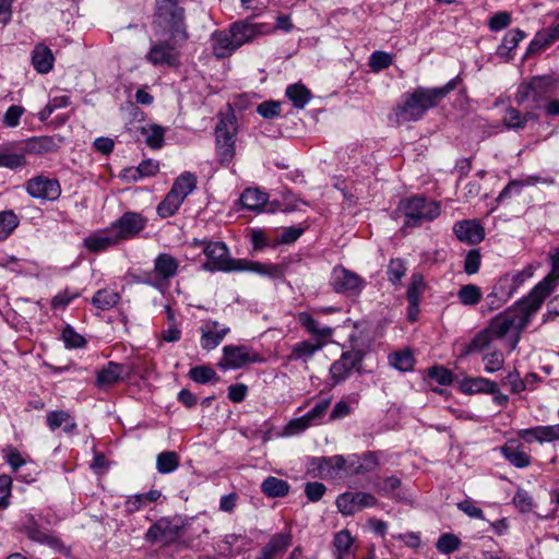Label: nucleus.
Listing matches in <instances>:
<instances>
[{"label": "nucleus", "instance_id": "obj_49", "mask_svg": "<svg viewBox=\"0 0 559 559\" xmlns=\"http://www.w3.org/2000/svg\"><path fill=\"white\" fill-rule=\"evenodd\" d=\"M19 224V217L12 210L0 212V241L5 240Z\"/></svg>", "mask_w": 559, "mask_h": 559}, {"label": "nucleus", "instance_id": "obj_54", "mask_svg": "<svg viewBox=\"0 0 559 559\" xmlns=\"http://www.w3.org/2000/svg\"><path fill=\"white\" fill-rule=\"evenodd\" d=\"M426 284L423 275L419 273H414L411 277V283L406 292L407 301L420 302Z\"/></svg>", "mask_w": 559, "mask_h": 559}, {"label": "nucleus", "instance_id": "obj_57", "mask_svg": "<svg viewBox=\"0 0 559 559\" xmlns=\"http://www.w3.org/2000/svg\"><path fill=\"white\" fill-rule=\"evenodd\" d=\"M62 340L67 348H83L87 343L84 336L69 324L62 330Z\"/></svg>", "mask_w": 559, "mask_h": 559}, {"label": "nucleus", "instance_id": "obj_15", "mask_svg": "<svg viewBox=\"0 0 559 559\" xmlns=\"http://www.w3.org/2000/svg\"><path fill=\"white\" fill-rule=\"evenodd\" d=\"M273 29L274 27L271 24L254 23L250 19L230 24V32L234 34L235 43L238 45V48L252 41L260 35L270 34Z\"/></svg>", "mask_w": 559, "mask_h": 559}, {"label": "nucleus", "instance_id": "obj_42", "mask_svg": "<svg viewBox=\"0 0 559 559\" xmlns=\"http://www.w3.org/2000/svg\"><path fill=\"white\" fill-rule=\"evenodd\" d=\"M285 95L298 109H304L312 97L311 92L300 83L288 85Z\"/></svg>", "mask_w": 559, "mask_h": 559}, {"label": "nucleus", "instance_id": "obj_47", "mask_svg": "<svg viewBox=\"0 0 559 559\" xmlns=\"http://www.w3.org/2000/svg\"><path fill=\"white\" fill-rule=\"evenodd\" d=\"M182 203L183 202L169 190L163 201L157 205L156 212L159 217L168 218L178 212Z\"/></svg>", "mask_w": 559, "mask_h": 559}, {"label": "nucleus", "instance_id": "obj_3", "mask_svg": "<svg viewBox=\"0 0 559 559\" xmlns=\"http://www.w3.org/2000/svg\"><path fill=\"white\" fill-rule=\"evenodd\" d=\"M436 95L429 87L423 86L405 93L402 102L393 109L396 122L405 123L420 120L429 109L438 106Z\"/></svg>", "mask_w": 559, "mask_h": 559}, {"label": "nucleus", "instance_id": "obj_43", "mask_svg": "<svg viewBox=\"0 0 559 559\" xmlns=\"http://www.w3.org/2000/svg\"><path fill=\"white\" fill-rule=\"evenodd\" d=\"M526 37V34L520 28L509 31L502 43L497 48V55L500 57H511V52L518 47L519 43Z\"/></svg>", "mask_w": 559, "mask_h": 559}, {"label": "nucleus", "instance_id": "obj_44", "mask_svg": "<svg viewBox=\"0 0 559 559\" xmlns=\"http://www.w3.org/2000/svg\"><path fill=\"white\" fill-rule=\"evenodd\" d=\"M25 165L26 157L24 153L13 152L10 147L0 146V168L3 167L14 170Z\"/></svg>", "mask_w": 559, "mask_h": 559}, {"label": "nucleus", "instance_id": "obj_20", "mask_svg": "<svg viewBox=\"0 0 559 559\" xmlns=\"http://www.w3.org/2000/svg\"><path fill=\"white\" fill-rule=\"evenodd\" d=\"M179 266L178 259L167 252L157 254L153 261V270L163 287L168 286L170 280L178 274Z\"/></svg>", "mask_w": 559, "mask_h": 559}, {"label": "nucleus", "instance_id": "obj_56", "mask_svg": "<svg viewBox=\"0 0 559 559\" xmlns=\"http://www.w3.org/2000/svg\"><path fill=\"white\" fill-rule=\"evenodd\" d=\"M393 63V57L391 53L377 50L373 51L369 58V67L374 72H380L388 69Z\"/></svg>", "mask_w": 559, "mask_h": 559}, {"label": "nucleus", "instance_id": "obj_22", "mask_svg": "<svg viewBox=\"0 0 559 559\" xmlns=\"http://www.w3.org/2000/svg\"><path fill=\"white\" fill-rule=\"evenodd\" d=\"M297 321L312 336V341L323 342V345H326L333 335L334 331L331 326L322 325L307 311L299 312Z\"/></svg>", "mask_w": 559, "mask_h": 559}, {"label": "nucleus", "instance_id": "obj_5", "mask_svg": "<svg viewBox=\"0 0 559 559\" xmlns=\"http://www.w3.org/2000/svg\"><path fill=\"white\" fill-rule=\"evenodd\" d=\"M238 123L231 114L219 119L215 127L216 154L221 164H229L236 153Z\"/></svg>", "mask_w": 559, "mask_h": 559}, {"label": "nucleus", "instance_id": "obj_58", "mask_svg": "<svg viewBox=\"0 0 559 559\" xmlns=\"http://www.w3.org/2000/svg\"><path fill=\"white\" fill-rule=\"evenodd\" d=\"M503 123L508 129L522 130L525 128V117L514 107H508L503 117Z\"/></svg>", "mask_w": 559, "mask_h": 559}, {"label": "nucleus", "instance_id": "obj_28", "mask_svg": "<svg viewBox=\"0 0 559 559\" xmlns=\"http://www.w3.org/2000/svg\"><path fill=\"white\" fill-rule=\"evenodd\" d=\"M46 424L51 431L62 427L68 436L76 432L78 424L68 411H51L46 416Z\"/></svg>", "mask_w": 559, "mask_h": 559}, {"label": "nucleus", "instance_id": "obj_38", "mask_svg": "<svg viewBox=\"0 0 559 559\" xmlns=\"http://www.w3.org/2000/svg\"><path fill=\"white\" fill-rule=\"evenodd\" d=\"M140 132L145 136V144L152 150H159L164 145L166 129L159 124L147 123L140 128Z\"/></svg>", "mask_w": 559, "mask_h": 559}, {"label": "nucleus", "instance_id": "obj_10", "mask_svg": "<svg viewBox=\"0 0 559 559\" xmlns=\"http://www.w3.org/2000/svg\"><path fill=\"white\" fill-rule=\"evenodd\" d=\"M148 219L139 212L127 211L111 223L120 242L135 238L147 226Z\"/></svg>", "mask_w": 559, "mask_h": 559}, {"label": "nucleus", "instance_id": "obj_52", "mask_svg": "<svg viewBox=\"0 0 559 559\" xmlns=\"http://www.w3.org/2000/svg\"><path fill=\"white\" fill-rule=\"evenodd\" d=\"M493 340L490 332H488V328L477 333L469 344L465 348V354L469 355L473 353H479L487 348L491 341Z\"/></svg>", "mask_w": 559, "mask_h": 559}, {"label": "nucleus", "instance_id": "obj_8", "mask_svg": "<svg viewBox=\"0 0 559 559\" xmlns=\"http://www.w3.org/2000/svg\"><path fill=\"white\" fill-rule=\"evenodd\" d=\"M366 350L352 346L350 349L341 354V357L330 366V378L332 385H337L346 381L353 371L362 372L361 364L365 359Z\"/></svg>", "mask_w": 559, "mask_h": 559}, {"label": "nucleus", "instance_id": "obj_29", "mask_svg": "<svg viewBox=\"0 0 559 559\" xmlns=\"http://www.w3.org/2000/svg\"><path fill=\"white\" fill-rule=\"evenodd\" d=\"M292 543V536L288 533H278L272 536L270 542L262 548L257 559H277L283 555Z\"/></svg>", "mask_w": 559, "mask_h": 559}, {"label": "nucleus", "instance_id": "obj_31", "mask_svg": "<svg viewBox=\"0 0 559 559\" xmlns=\"http://www.w3.org/2000/svg\"><path fill=\"white\" fill-rule=\"evenodd\" d=\"M55 57L49 47L37 44L32 51V64L40 74L49 73L53 68Z\"/></svg>", "mask_w": 559, "mask_h": 559}, {"label": "nucleus", "instance_id": "obj_60", "mask_svg": "<svg viewBox=\"0 0 559 559\" xmlns=\"http://www.w3.org/2000/svg\"><path fill=\"white\" fill-rule=\"evenodd\" d=\"M257 112L264 119H273L282 114V103L277 100H265L258 105Z\"/></svg>", "mask_w": 559, "mask_h": 559}, {"label": "nucleus", "instance_id": "obj_63", "mask_svg": "<svg viewBox=\"0 0 559 559\" xmlns=\"http://www.w3.org/2000/svg\"><path fill=\"white\" fill-rule=\"evenodd\" d=\"M512 22L511 13L508 11H499L488 20V27L491 32H500L506 29Z\"/></svg>", "mask_w": 559, "mask_h": 559}, {"label": "nucleus", "instance_id": "obj_55", "mask_svg": "<svg viewBox=\"0 0 559 559\" xmlns=\"http://www.w3.org/2000/svg\"><path fill=\"white\" fill-rule=\"evenodd\" d=\"M407 267L405 265L404 260L402 259H391L388 265L386 275L389 282L393 285L399 284L402 278L405 276Z\"/></svg>", "mask_w": 559, "mask_h": 559}, {"label": "nucleus", "instance_id": "obj_45", "mask_svg": "<svg viewBox=\"0 0 559 559\" xmlns=\"http://www.w3.org/2000/svg\"><path fill=\"white\" fill-rule=\"evenodd\" d=\"M180 459L175 451H163L156 457V469L159 474H170L179 467Z\"/></svg>", "mask_w": 559, "mask_h": 559}, {"label": "nucleus", "instance_id": "obj_39", "mask_svg": "<svg viewBox=\"0 0 559 559\" xmlns=\"http://www.w3.org/2000/svg\"><path fill=\"white\" fill-rule=\"evenodd\" d=\"M378 464V459L372 452H366L361 456L354 454L349 457V473L364 474L371 472Z\"/></svg>", "mask_w": 559, "mask_h": 559}, {"label": "nucleus", "instance_id": "obj_46", "mask_svg": "<svg viewBox=\"0 0 559 559\" xmlns=\"http://www.w3.org/2000/svg\"><path fill=\"white\" fill-rule=\"evenodd\" d=\"M508 282V277H501L492 292L487 295L486 300H488L491 309L498 308L501 305V301H506L511 298L512 290L506 289Z\"/></svg>", "mask_w": 559, "mask_h": 559}, {"label": "nucleus", "instance_id": "obj_62", "mask_svg": "<svg viewBox=\"0 0 559 559\" xmlns=\"http://www.w3.org/2000/svg\"><path fill=\"white\" fill-rule=\"evenodd\" d=\"M513 503L516 509L522 513H530L534 509V500L532 496L524 489H518L514 497Z\"/></svg>", "mask_w": 559, "mask_h": 559}, {"label": "nucleus", "instance_id": "obj_11", "mask_svg": "<svg viewBox=\"0 0 559 559\" xmlns=\"http://www.w3.org/2000/svg\"><path fill=\"white\" fill-rule=\"evenodd\" d=\"M25 189L29 197L41 201H56L61 195L59 180L44 175L28 179Z\"/></svg>", "mask_w": 559, "mask_h": 559}, {"label": "nucleus", "instance_id": "obj_4", "mask_svg": "<svg viewBox=\"0 0 559 559\" xmlns=\"http://www.w3.org/2000/svg\"><path fill=\"white\" fill-rule=\"evenodd\" d=\"M396 211L404 217L403 229L415 228L438 218L441 214V204L417 194L402 199Z\"/></svg>", "mask_w": 559, "mask_h": 559}, {"label": "nucleus", "instance_id": "obj_18", "mask_svg": "<svg viewBox=\"0 0 559 559\" xmlns=\"http://www.w3.org/2000/svg\"><path fill=\"white\" fill-rule=\"evenodd\" d=\"M453 233L456 238L467 245H477L485 239L484 226L477 219H462L453 225Z\"/></svg>", "mask_w": 559, "mask_h": 559}, {"label": "nucleus", "instance_id": "obj_19", "mask_svg": "<svg viewBox=\"0 0 559 559\" xmlns=\"http://www.w3.org/2000/svg\"><path fill=\"white\" fill-rule=\"evenodd\" d=\"M230 329L222 325L218 321H206L200 326V345L204 350H212L216 348L229 333Z\"/></svg>", "mask_w": 559, "mask_h": 559}, {"label": "nucleus", "instance_id": "obj_6", "mask_svg": "<svg viewBox=\"0 0 559 559\" xmlns=\"http://www.w3.org/2000/svg\"><path fill=\"white\" fill-rule=\"evenodd\" d=\"M555 90V80L550 75L534 76L528 82L519 85L514 95L518 105H524L528 100L533 103V109H539Z\"/></svg>", "mask_w": 559, "mask_h": 559}, {"label": "nucleus", "instance_id": "obj_14", "mask_svg": "<svg viewBox=\"0 0 559 559\" xmlns=\"http://www.w3.org/2000/svg\"><path fill=\"white\" fill-rule=\"evenodd\" d=\"M337 510L343 515H354L365 508H372L378 504V499L369 493L362 491H346L336 498Z\"/></svg>", "mask_w": 559, "mask_h": 559}, {"label": "nucleus", "instance_id": "obj_50", "mask_svg": "<svg viewBox=\"0 0 559 559\" xmlns=\"http://www.w3.org/2000/svg\"><path fill=\"white\" fill-rule=\"evenodd\" d=\"M28 148L36 154L50 153L57 150L58 145L53 138L45 135L29 139Z\"/></svg>", "mask_w": 559, "mask_h": 559}, {"label": "nucleus", "instance_id": "obj_61", "mask_svg": "<svg viewBox=\"0 0 559 559\" xmlns=\"http://www.w3.org/2000/svg\"><path fill=\"white\" fill-rule=\"evenodd\" d=\"M159 171V163L152 158L145 159L134 169L133 179L138 180L144 177H153Z\"/></svg>", "mask_w": 559, "mask_h": 559}, {"label": "nucleus", "instance_id": "obj_16", "mask_svg": "<svg viewBox=\"0 0 559 559\" xmlns=\"http://www.w3.org/2000/svg\"><path fill=\"white\" fill-rule=\"evenodd\" d=\"M132 368L128 364L108 361L96 374L95 384L99 389H106L129 379Z\"/></svg>", "mask_w": 559, "mask_h": 559}, {"label": "nucleus", "instance_id": "obj_25", "mask_svg": "<svg viewBox=\"0 0 559 559\" xmlns=\"http://www.w3.org/2000/svg\"><path fill=\"white\" fill-rule=\"evenodd\" d=\"M502 456L514 467L525 468L531 465L532 457L528 455L521 443L516 440H509L501 448Z\"/></svg>", "mask_w": 559, "mask_h": 559}, {"label": "nucleus", "instance_id": "obj_53", "mask_svg": "<svg viewBox=\"0 0 559 559\" xmlns=\"http://www.w3.org/2000/svg\"><path fill=\"white\" fill-rule=\"evenodd\" d=\"M461 546V539L452 534V533H444L441 534L436 543V548L439 552L449 555L454 551H456Z\"/></svg>", "mask_w": 559, "mask_h": 559}, {"label": "nucleus", "instance_id": "obj_12", "mask_svg": "<svg viewBox=\"0 0 559 559\" xmlns=\"http://www.w3.org/2000/svg\"><path fill=\"white\" fill-rule=\"evenodd\" d=\"M185 41H174L170 37L165 40L154 43L147 55L146 60L153 66L175 67L179 63V53L177 47Z\"/></svg>", "mask_w": 559, "mask_h": 559}, {"label": "nucleus", "instance_id": "obj_7", "mask_svg": "<svg viewBox=\"0 0 559 559\" xmlns=\"http://www.w3.org/2000/svg\"><path fill=\"white\" fill-rule=\"evenodd\" d=\"M203 254L206 261L202 264V270L214 272H237L239 271L242 259H233L229 255V249L223 241L206 243L203 248Z\"/></svg>", "mask_w": 559, "mask_h": 559}, {"label": "nucleus", "instance_id": "obj_17", "mask_svg": "<svg viewBox=\"0 0 559 559\" xmlns=\"http://www.w3.org/2000/svg\"><path fill=\"white\" fill-rule=\"evenodd\" d=\"M182 534V526L174 524L167 518H162L147 530L145 536L151 543L163 542L164 544H171Z\"/></svg>", "mask_w": 559, "mask_h": 559}, {"label": "nucleus", "instance_id": "obj_34", "mask_svg": "<svg viewBox=\"0 0 559 559\" xmlns=\"http://www.w3.org/2000/svg\"><path fill=\"white\" fill-rule=\"evenodd\" d=\"M355 538L348 530L337 532L333 537V555L335 559H349Z\"/></svg>", "mask_w": 559, "mask_h": 559}, {"label": "nucleus", "instance_id": "obj_59", "mask_svg": "<svg viewBox=\"0 0 559 559\" xmlns=\"http://www.w3.org/2000/svg\"><path fill=\"white\" fill-rule=\"evenodd\" d=\"M427 374L440 385H450L453 382L454 376L452 371L443 366H433L428 369Z\"/></svg>", "mask_w": 559, "mask_h": 559}, {"label": "nucleus", "instance_id": "obj_48", "mask_svg": "<svg viewBox=\"0 0 559 559\" xmlns=\"http://www.w3.org/2000/svg\"><path fill=\"white\" fill-rule=\"evenodd\" d=\"M457 298L463 306L473 307L479 304L483 298V293L477 285L466 284L459 289Z\"/></svg>", "mask_w": 559, "mask_h": 559}, {"label": "nucleus", "instance_id": "obj_23", "mask_svg": "<svg viewBox=\"0 0 559 559\" xmlns=\"http://www.w3.org/2000/svg\"><path fill=\"white\" fill-rule=\"evenodd\" d=\"M288 267L287 263H262L249 261L246 259L241 260L239 271H248L253 272L259 275L269 277L271 280H281L285 276L286 269Z\"/></svg>", "mask_w": 559, "mask_h": 559}, {"label": "nucleus", "instance_id": "obj_13", "mask_svg": "<svg viewBox=\"0 0 559 559\" xmlns=\"http://www.w3.org/2000/svg\"><path fill=\"white\" fill-rule=\"evenodd\" d=\"M330 284L337 294L356 295L361 292L366 282L357 273L338 265L332 271Z\"/></svg>", "mask_w": 559, "mask_h": 559}, {"label": "nucleus", "instance_id": "obj_41", "mask_svg": "<svg viewBox=\"0 0 559 559\" xmlns=\"http://www.w3.org/2000/svg\"><path fill=\"white\" fill-rule=\"evenodd\" d=\"M388 361L391 367L402 372L412 371L415 365V358L408 348L389 354Z\"/></svg>", "mask_w": 559, "mask_h": 559}, {"label": "nucleus", "instance_id": "obj_9", "mask_svg": "<svg viewBox=\"0 0 559 559\" xmlns=\"http://www.w3.org/2000/svg\"><path fill=\"white\" fill-rule=\"evenodd\" d=\"M264 357L246 345H226L223 347V357L218 366L224 369H240L250 364L264 362Z\"/></svg>", "mask_w": 559, "mask_h": 559}, {"label": "nucleus", "instance_id": "obj_24", "mask_svg": "<svg viewBox=\"0 0 559 559\" xmlns=\"http://www.w3.org/2000/svg\"><path fill=\"white\" fill-rule=\"evenodd\" d=\"M212 49L217 59L227 58L239 49L230 27L228 31H215L212 34Z\"/></svg>", "mask_w": 559, "mask_h": 559}, {"label": "nucleus", "instance_id": "obj_33", "mask_svg": "<svg viewBox=\"0 0 559 559\" xmlns=\"http://www.w3.org/2000/svg\"><path fill=\"white\" fill-rule=\"evenodd\" d=\"M267 200V193L260 190L259 188H248L241 193L240 197L242 206L254 212L263 211Z\"/></svg>", "mask_w": 559, "mask_h": 559}, {"label": "nucleus", "instance_id": "obj_26", "mask_svg": "<svg viewBox=\"0 0 559 559\" xmlns=\"http://www.w3.org/2000/svg\"><path fill=\"white\" fill-rule=\"evenodd\" d=\"M23 532L29 539L36 543L48 545L53 549H61L63 547V543L58 536L47 530H43L33 518L24 526Z\"/></svg>", "mask_w": 559, "mask_h": 559}, {"label": "nucleus", "instance_id": "obj_2", "mask_svg": "<svg viewBox=\"0 0 559 559\" xmlns=\"http://www.w3.org/2000/svg\"><path fill=\"white\" fill-rule=\"evenodd\" d=\"M181 0H155L152 27L159 37H170L174 41L189 38L186 10Z\"/></svg>", "mask_w": 559, "mask_h": 559}, {"label": "nucleus", "instance_id": "obj_35", "mask_svg": "<svg viewBox=\"0 0 559 559\" xmlns=\"http://www.w3.org/2000/svg\"><path fill=\"white\" fill-rule=\"evenodd\" d=\"M325 345H323V342H316L312 340H305L301 342L296 343L293 348L292 353L289 354L288 358L290 360L297 361L302 360L307 361L312 356L322 349Z\"/></svg>", "mask_w": 559, "mask_h": 559}, {"label": "nucleus", "instance_id": "obj_36", "mask_svg": "<svg viewBox=\"0 0 559 559\" xmlns=\"http://www.w3.org/2000/svg\"><path fill=\"white\" fill-rule=\"evenodd\" d=\"M197 182L194 174L185 171L174 181L170 191L183 202L195 190Z\"/></svg>", "mask_w": 559, "mask_h": 559}, {"label": "nucleus", "instance_id": "obj_40", "mask_svg": "<svg viewBox=\"0 0 559 559\" xmlns=\"http://www.w3.org/2000/svg\"><path fill=\"white\" fill-rule=\"evenodd\" d=\"M121 296L119 293L103 288L98 289L92 297V305L98 310L106 311L112 309L115 306L119 304Z\"/></svg>", "mask_w": 559, "mask_h": 559}, {"label": "nucleus", "instance_id": "obj_51", "mask_svg": "<svg viewBox=\"0 0 559 559\" xmlns=\"http://www.w3.org/2000/svg\"><path fill=\"white\" fill-rule=\"evenodd\" d=\"M189 378L200 384H205L211 381L217 380L215 370L206 365L195 366L189 370Z\"/></svg>", "mask_w": 559, "mask_h": 559}, {"label": "nucleus", "instance_id": "obj_32", "mask_svg": "<svg viewBox=\"0 0 559 559\" xmlns=\"http://www.w3.org/2000/svg\"><path fill=\"white\" fill-rule=\"evenodd\" d=\"M539 181H542V178L538 176H527L523 179L511 180L499 193L497 202L502 203L515 195H520L524 187L534 186Z\"/></svg>", "mask_w": 559, "mask_h": 559}, {"label": "nucleus", "instance_id": "obj_37", "mask_svg": "<svg viewBox=\"0 0 559 559\" xmlns=\"http://www.w3.org/2000/svg\"><path fill=\"white\" fill-rule=\"evenodd\" d=\"M290 485L275 476H267L261 484V491L269 498H283L289 492Z\"/></svg>", "mask_w": 559, "mask_h": 559}, {"label": "nucleus", "instance_id": "obj_21", "mask_svg": "<svg viewBox=\"0 0 559 559\" xmlns=\"http://www.w3.org/2000/svg\"><path fill=\"white\" fill-rule=\"evenodd\" d=\"M311 464L317 465V475L322 478H336L342 469L349 472V461L343 455L313 457Z\"/></svg>", "mask_w": 559, "mask_h": 559}, {"label": "nucleus", "instance_id": "obj_64", "mask_svg": "<svg viewBox=\"0 0 559 559\" xmlns=\"http://www.w3.org/2000/svg\"><path fill=\"white\" fill-rule=\"evenodd\" d=\"M79 296L80 294L78 292H70V289L66 288L51 299V308L55 310H63Z\"/></svg>", "mask_w": 559, "mask_h": 559}, {"label": "nucleus", "instance_id": "obj_27", "mask_svg": "<svg viewBox=\"0 0 559 559\" xmlns=\"http://www.w3.org/2000/svg\"><path fill=\"white\" fill-rule=\"evenodd\" d=\"M459 389L467 395L496 393L497 382L484 377H465L461 380Z\"/></svg>", "mask_w": 559, "mask_h": 559}, {"label": "nucleus", "instance_id": "obj_30", "mask_svg": "<svg viewBox=\"0 0 559 559\" xmlns=\"http://www.w3.org/2000/svg\"><path fill=\"white\" fill-rule=\"evenodd\" d=\"M119 243L120 240L111 226L99 234L91 235L84 239V246L92 252H102Z\"/></svg>", "mask_w": 559, "mask_h": 559}, {"label": "nucleus", "instance_id": "obj_1", "mask_svg": "<svg viewBox=\"0 0 559 559\" xmlns=\"http://www.w3.org/2000/svg\"><path fill=\"white\" fill-rule=\"evenodd\" d=\"M551 294L547 282H539L521 301L518 309H508L491 319L488 332L493 338H503L513 334L509 342L510 350H514L520 341L521 332L528 325L531 317L540 308L544 300Z\"/></svg>", "mask_w": 559, "mask_h": 559}]
</instances>
